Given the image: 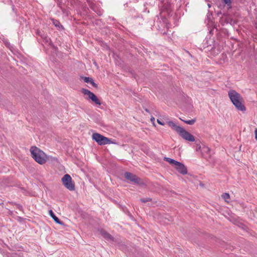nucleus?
Listing matches in <instances>:
<instances>
[{
  "mask_svg": "<svg viewBox=\"0 0 257 257\" xmlns=\"http://www.w3.org/2000/svg\"><path fill=\"white\" fill-rule=\"evenodd\" d=\"M101 234L103 236V237L106 239L107 240H113V237L108 232L104 230H101L100 231Z\"/></svg>",
  "mask_w": 257,
  "mask_h": 257,
  "instance_id": "obj_10",
  "label": "nucleus"
},
{
  "mask_svg": "<svg viewBox=\"0 0 257 257\" xmlns=\"http://www.w3.org/2000/svg\"><path fill=\"white\" fill-rule=\"evenodd\" d=\"M83 80L84 81V82H86V83H89V82H91V81L92 80V79L89 78V77H84L83 78Z\"/></svg>",
  "mask_w": 257,
  "mask_h": 257,
  "instance_id": "obj_19",
  "label": "nucleus"
},
{
  "mask_svg": "<svg viewBox=\"0 0 257 257\" xmlns=\"http://www.w3.org/2000/svg\"><path fill=\"white\" fill-rule=\"evenodd\" d=\"M140 200L143 203H146L147 202L151 201L152 200V198L147 197L146 198H142Z\"/></svg>",
  "mask_w": 257,
  "mask_h": 257,
  "instance_id": "obj_17",
  "label": "nucleus"
},
{
  "mask_svg": "<svg viewBox=\"0 0 257 257\" xmlns=\"http://www.w3.org/2000/svg\"><path fill=\"white\" fill-rule=\"evenodd\" d=\"M49 214L57 223L60 225H62L64 224L63 222L60 221L59 219L55 215V214L54 213L52 210H50L49 211Z\"/></svg>",
  "mask_w": 257,
  "mask_h": 257,
  "instance_id": "obj_9",
  "label": "nucleus"
},
{
  "mask_svg": "<svg viewBox=\"0 0 257 257\" xmlns=\"http://www.w3.org/2000/svg\"><path fill=\"white\" fill-rule=\"evenodd\" d=\"M164 160H166L168 163H169L170 164L174 165L175 166L176 165V164L177 163H179V162H178L174 159H171L170 158L165 157Z\"/></svg>",
  "mask_w": 257,
  "mask_h": 257,
  "instance_id": "obj_12",
  "label": "nucleus"
},
{
  "mask_svg": "<svg viewBox=\"0 0 257 257\" xmlns=\"http://www.w3.org/2000/svg\"><path fill=\"white\" fill-rule=\"evenodd\" d=\"M37 34L40 36L43 39L45 40L46 42L49 43L50 42V38H48L47 36H45V35L42 34V33L39 31H37Z\"/></svg>",
  "mask_w": 257,
  "mask_h": 257,
  "instance_id": "obj_13",
  "label": "nucleus"
},
{
  "mask_svg": "<svg viewBox=\"0 0 257 257\" xmlns=\"http://www.w3.org/2000/svg\"><path fill=\"white\" fill-rule=\"evenodd\" d=\"M255 139L257 141V128H255L254 130Z\"/></svg>",
  "mask_w": 257,
  "mask_h": 257,
  "instance_id": "obj_23",
  "label": "nucleus"
},
{
  "mask_svg": "<svg viewBox=\"0 0 257 257\" xmlns=\"http://www.w3.org/2000/svg\"><path fill=\"white\" fill-rule=\"evenodd\" d=\"M92 138L99 145L110 144L112 143L111 141L108 138L97 133H93Z\"/></svg>",
  "mask_w": 257,
  "mask_h": 257,
  "instance_id": "obj_4",
  "label": "nucleus"
},
{
  "mask_svg": "<svg viewBox=\"0 0 257 257\" xmlns=\"http://www.w3.org/2000/svg\"><path fill=\"white\" fill-rule=\"evenodd\" d=\"M146 111H147V112H148V111H148V110L147 109H146Z\"/></svg>",
  "mask_w": 257,
  "mask_h": 257,
  "instance_id": "obj_26",
  "label": "nucleus"
},
{
  "mask_svg": "<svg viewBox=\"0 0 257 257\" xmlns=\"http://www.w3.org/2000/svg\"><path fill=\"white\" fill-rule=\"evenodd\" d=\"M167 124L172 130L179 134L183 139L189 142L195 141L194 137L186 131L184 128L177 125L172 121H168Z\"/></svg>",
  "mask_w": 257,
  "mask_h": 257,
  "instance_id": "obj_2",
  "label": "nucleus"
},
{
  "mask_svg": "<svg viewBox=\"0 0 257 257\" xmlns=\"http://www.w3.org/2000/svg\"><path fill=\"white\" fill-rule=\"evenodd\" d=\"M82 92L84 94L88 95L89 99L95 102L96 104L100 105L101 104L100 101L97 96L92 92L88 89H83Z\"/></svg>",
  "mask_w": 257,
  "mask_h": 257,
  "instance_id": "obj_6",
  "label": "nucleus"
},
{
  "mask_svg": "<svg viewBox=\"0 0 257 257\" xmlns=\"http://www.w3.org/2000/svg\"><path fill=\"white\" fill-rule=\"evenodd\" d=\"M30 151L32 158L39 164H44L47 160L46 155L40 149L35 146L31 147Z\"/></svg>",
  "mask_w": 257,
  "mask_h": 257,
  "instance_id": "obj_3",
  "label": "nucleus"
},
{
  "mask_svg": "<svg viewBox=\"0 0 257 257\" xmlns=\"http://www.w3.org/2000/svg\"><path fill=\"white\" fill-rule=\"evenodd\" d=\"M155 120V117H153V116H152V117L151 118V121H152L153 123H154Z\"/></svg>",
  "mask_w": 257,
  "mask_h": 257,
  "instance_id": "obj_24",
  "label": "nucleus"
},
{
  "mask_svg": "<svg viewBox=\"0 0 257 257\" xmlns=\"http://www.w3.org/2000/svg\"><path fill=\"white\" fill-rule=\"evenodd\" d=\"M180 119H181V120H182L183 121H184L186 123H187L188 124H189V125L193 124L195 123V122L196 121V119H193L188 120H184V119H182L181 118H180Z\"/></svg>",
  "mask_w": 257,
  "mask_h": 257,
  "instance_id": "obj_14",
  "label": "nucleus"
},
{
  "mask_svg": "<svg viewBox=\"0 0 257 257\" xmlns=\"http://www.w3.org/2000/svg\"><path fill=\"white\" fill-rule=\"evenodd\" d=\"M176 169L182 175L187 174V169L184 164L179 162L175 166Z\"/></svg>",
  "mask_w": 257,
  "mask_h": 257,
  "instance_id": "obj_8",
  "label": "nucleus"
},
{
  "mask_svg": "<svg viewBox=\"0 0 257 257\" xmlns=\"http://www.w3.org/2000/svg\"><path fill=\"white\" fill-rule=\"evenodd\" d=\"M225 4L227 5L229 7H231V0H223Z\"/></svg>",
  "mask_w": 257,
  "mask_h": 257,
  "instance_id": "obj_20",
  "label": "nucleus"
},
{
  "mask_svg": "<svg viewBox=\"0 0 257 257\" xmlns=\"http://www.w3.org/2000/svg\"><path fill=\"white\" fill-rule=\"evenodd\" d=\"M53 24L57 27L60 28V27H62L61 24L58 21L53 20Z\"/></svg>",
  "mask_w": 257,
  "mask_h": 257,
  "instance_id": "obj_15",
  "label": "nucleus"
},
{
  "mask_svg": "<svg viewBox=\"0 0 257 257\" xmlns=\"http://www.w3.org/2000/svg\"><path fill=\"white\" fill-rule=\"evenodd\" d=\"M210 149L207 146H203L201 149V153L204 157L206 158V155H209L210 156Z\"/></svg>",
  "mask_w": 257,
  "mask_h": 257,
  "instance_id": "obj_11",
  "label": "nucleus"
},
{
  "mask_svg": "<svg viewBox=\"0 0 257 257\" xmlns=\"http://www.w3.org/2000/svg\"><path fill=\"white\" fill-rule=\"evenodd\" d=\"M90 83L91 84V85H92L94 87L96 88V87H97V85L95 82H94V81H93V80L91 81V82H90Z\"/></svg>",
  "mask_w": 257,
  "mask_h": 257,
  "instance_id": "obj_21",
  "label": "nucleus"
},
{
  "mask_svg": "<svg viewBox=\"0 0 257 257\" xmlns=\"http://www.w3.org/2000/svg\"><path fill=\"white\" fill-rule=\"evenodd\" d=\"M62 182L65 187L70 191L74 190L75 185L72 183L71 176L69 174H65L62 178Z\"/></svg>",
  "mask_w": 257,
  "mask_h": 257,
  "instance_id": "obj_5",
  "label": "nucleus"
},
{
  "mask_svg": "<svg viewBox=\"0 0 257 257\" xmlns=\"http://www.w3.org/2000/svg\"><path fill=\"white\" fill-rule=\"evenodd\" d=\"M170 5L168 4H165L163 6L164 10H166L167 12H169L170 9Z\"/></svg>",
  "mask_w": 257,
  "mask_h": 257,
  "instance_id": "obj_16",
  "label": "nucleus"
},
{
  "mask_svg": "<svg viewBox=\"0 0 257 257\" xmlns=\"http://www.w3.org/2000/svg\"><path fill=\"white\" fill-rule=\"evenodd\" d=\"M124 177L126 179L135 184H140L141 183V179L131 173L125 172L124 173Z\"/></svg>",
  "mask_w": 257,
  "mask_h": 257,
  "instance_id": "obj_7",
  "label": "nucleus"
},
{
  "mask_svg": "<svg viewBox=\"0 0 257 257\" xmlns=\"http://www.w3.org/2000/svg\"><path fill=\"white\" fill-rule=\"evenodd\" d=\"M201 147L200 146L197 147V149H196V151H198L199 150H201Z\"/></svg>",
  "mask_w": 257,
  "mask_h": 257,
  "instance_id": "obj_25",
  "label": "nucleus"
},
{
  "mask_svg": "<svg viewBox=\"0 0 257 257\" xmlns=\"http://www.w3.org/2000/svg\"><path fill=\"white\" fill-rule=\"evenodd\" d=\"M157 122L159 124L162 125H165V123L163 122H162L160 119H157Z\"/></svg>",
  "mask_w": 257,
  "mask_h": 257,
  "instance_id": "obj_22",
  "label": "nucleus"
},
{
  "mask_svg": "<svg viewBox=\"0 0 257 257\" xmlns=\"http://www.w3.org/2000/svg\"><path fill=\"white\" fill-rule=\"evenodd\" d=\"M228 95L232 103L238 110H245L243 98L239 93L234 90L231 89L228 92Z\"/></svg>",
  "mask_w": 257,
  "mask_h": 257,
  "instance_id": "obj_1",
  "label": "nucleus"
},
{
  "mask_svg": "<svg viewBox=\"0 0 257 257\" xmlns=\"http://www.w3.org/2000/svg\"><path fill=\"white\" fill-rule=\"evenodd\" d=\"M222 197L224 199L225 201H227L230 197L229 194L228 193H225L222 195Z\"/></svg>",
  "mask_w": 257,
  "mask_h": 257,
  "instance_id": "obj_18",
  "label": "nucleus"
}]
</instances>
